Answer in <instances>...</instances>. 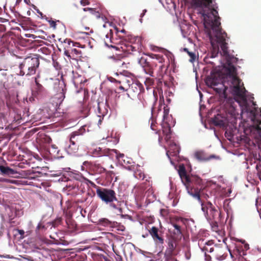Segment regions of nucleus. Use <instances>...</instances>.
Masks as SVG:
<instances>
[{"instance_id":"obj_18","label":"nucleus","mask_w":261,"mask_h":261,"mask_svg":"<svg viewBox=\"0 0 261 261\" xmlns=\"http://www.w3.org/2000/svg\"><path fill=\"white\" fill-rule=\"evenodd\" d=\"M179 152V147L175 143H172L169 146V149L166 152L167 155L170 158L171 155H176Z\"/></svg>"},{"instance_id":"obj_49","label":"nucleus","mask_w":261,"mask_h":261,"mask_svg":"<svg viewBox=\"0 0 261 261\" xmlns=\"http://www.w3.org/2000/svg\"><path fill=\"white\" fill-rule=\"evenodd\" d=\"M120 33H126V31H125V30L123 29L120 31H118V30H117V33L118 34V36L120 37V38H123L124 36H120L119 34Z\"/></svg>"},{"instance_id":"obj_64","label":"nucleus","mask_w":261,"mask_h":261,"mask_svg":"<svg viewBox=\"0 0 261 261\" xmlns=\"http://www.w3.org/2000/svg\"><path fill=\"white\" fill-rule=\"evenodd\" d=\"M112 151L115 152L117 154V150H112Z\"/></svg>"},{"instance_id":"obj_63","label":"nucleus","mask_w":261,"mask_h":261,"mask_svg":"<svg viewBox=\"0 0 261 261\" xmlns=\"http://www.w3.org/2000/svg\"><path fill=\"white\" fill-rule=\"evenodd\" d=\"M256 128H257V129H260V127L258 125L257 126Z\"/></svg>"},{"instance_id":"obj_60","label":"nucleus","mask_w":261,"mask_h":261,"mask_svg":"<svg viewBox=\"0 0 261 261\" xmlns=\"http://www.w3.org/2000/svg\"><path fill=\"white\" fill-rule=\"evenodd\" d=\"M41 49L44 50L45 51H48V49L46 48H44V47L41 48Z\"/></svg>"},{"instance_id":"obj_5","label":"nucleus","mask_w":261,"mask_h":261,"mask_svg":"<svg viewBox=\"0 0 261 261\" xmlns=\"http://www.w3.org/2000/svg\"><path fill=\"white\" fill-rule=\"evenodd\" d=\"M90 184L96 189V194L98 197L106 204H110L111 207L114 209L118 210L120 213L122 212V209L114 204V201H117L116 192L111 189L101 188L97 186L93 182L89 181Z\"/></svg>"},{"instance_id":"obj_41","label":"nucleus","mask_w":261,"mask_h":261,"mask_svg":"<svg viewBox=\"0 0 261 261\" xmlns=\"http://www.w3.org/2000/svg\"><path fill=\"white\" fill-rule=\"evenodd\" d=\"M62 218L61 217L57 218L56 219H55L54 221L52 222V225L54 227L57 226L58 225H59L61 222H62Z\"/></svg>"},{"instance_id":"obj_19","label":"nucleus","mask_w":261,"mask_h":261,"mask_svg":"<svg viewBox=\"0 0 261 261\" xmlns=\"http://www.w3.org/2000/svg\"><path fill=\"white\" fill-rule=\"evenodd\" d=\"M112 58L114 60V65L115 67L122 70L127 68L128 63H126L123 60L117 59L115 57Z\"/></svg>"},{"instance_id":"obj_39","label":"nucleus","mask_w":261,"mask_h":261,"mask_svg":"<svg viewBox=\"0 0 261 261\" xmlns=\"http://www.w3.org/2000/svg\"><path fill=\"white\" fill-rule=\"evenodd\" d=\"M65 43H67L69 45H72V46H80V43L77 42H74L71 41L70 39H66L64 41Z\"/></svg>"},{"instance_id":"obj_8","label":"nucleus","mask_w":261,"mask_h":261,"mask_svg":"<svg viewBox=\"0 0 261 261\" xmlns=\"http://www.w3.org/2000/svg\"><path fill=\"white\" fill-rule=\"evenodd\" d=\"M179 241L173 238H168V246L164 252V261H177L174 256L176 255L175 250Z\"/></svg>"},{"instance_id":"obj_28","label":"nucleus","mask_w":261,"mask_h":261,"mask_svg":"<svg viewBox=\"0 0 261 261\" xmlns=\"http://www.w3.org/2000/svg\"><path fill=\"white\" fill-rule=\"evenodd\" d=\"M0 171L3 174L5 175H11L15 173L13 169L9 167H5L1 165H0Z\"/></svg>"},{"instance_id":"obj_37","label":"nucleus","mask_w":261,"mask_h":261,"mask_svg":"<svg viewBox=\"0 0 261 261\" xmlns=\"http://www.w3.org/2000/svg\"><path fill=\"white\" fill-rule=\"evenodd\" d=\"M154 80L152 78L147 77L145 81V84L147 87L153 85Z\"/></svg>"},{"instance_id":"obj_59","label":"nucleus","mask_w":261,"mask_h":261,"mask_svg":"<svg viewBox=\"0 0 261 261\" xmlns=\"http://www.w3.org/2000/svg\"><path fill=\"white\" fill-rule=\"evenodd\" d=\"M15 67V69L16 70V71H15V73H16V72H19V70H18V68H19V66L18 67ZM16 75H17V74H16Z\"/></svg>"},{"instance_id":"obj_47","label":"nucleus","mask_w":261,"mask_h":261,"mask_svg":"<svg viewBox=\"0 0 261 261\" xmlns=\"http://www.w3.org/2000/svg\"><path fill=\"white\" fill-rule=\"evenodd\" d=\"M44 141L45 142V143L47 144H50L52 141V139L50 138V137L46 136L44 138Z\"/></svg>"},{"instance_id":"obj_29","label":"nucleus","mask_w":261,"mask_h":261,"mask_svg":"<svg viewBox=\"0 0 261 261\" xmlns=\"http://www.w3.org/2000/svg\"><path fill=\"white\" fill-rule=\"evenodd\" d=\"M113 36V31L110 30L109 32L106 35V39H104L105 43L106 45L109 47H114L111 44H110V43H112V41L111 40Z\"/></svg>"},{"instance_id":"obj_54","label":"nucleus","mask_w":261,"mask_h":261,"mask_svg":"<svg viewBox=\"0 0 261 261\" xmlns=\"http://www.w3.org/2000/svg\"><path fill=\"white\" fill-rule=\"evenodd\" d=\"M119 89L122 90V91H126L127 90L126 89H125L124 87L122 86H120L119 87Z\"/></svg>"},{"instance_id":"obj_48","label":"nucleus","mask_w":261,"mask_h":261,"mask_svg":"<svg viewBox=\"0 0 261 261\" xmlns=\"http://www.w3.org/2000/svg\"><path fill=\"white\" fill-rule=\"evenodd\" d=\"M80 3L83 6L88 5L90 3L88 0H81Z\"/></svg>"},{"instance_id":"obj_26","label":"nucleus","mask_w":261,"mask_h":261,"mask_svg":"<svg viewBox=\"0 0 261 261\" xmlns=\"http://www.w3.org/2000/svg\"><path fill=\"white\" fill-rule=\"evenodd\" d=\"M84 11H89L90 13L97 19L100 18L102 16L101 13L99 9L85 8L83 9Z\"/></svg>"},{"instance_id":"obj_38","label":"nucleus","mask_w":261,"mask_h":261,"mask_svg":"<svg viewBox=\"0 0 261 261\" xmlns=\"http://www.w3.org/2000/svg\"><path fill=\"white\" fill-rule=\"evenodd\" d=\"M65 94L63 92H61L60 93H58L56 95L55 98H58L60 100L59 104L60 105L61 103L63 101L64 99L65 98Z\"/></svg>"},{"instance_id":"obj_15","label":"nucleus","mask_w":261,"mask_h":261,"mask_svg":"<svg viewBox=\"0 0 261 261\" xmlns=\"http://www.w3.org/2000/svg\"><path fill=\"white\" fill-rule=\"evenodd\" d=\"M90 155L94 157H101L108 155V151L106 149H102L100 147H96L88 152Z\"/></svg>"},{"instance_id":"obj_6","label":"nucleus","mask_w":261,"mask_h":261,"mask_svg":"<svg viewBox=\"0 0 261 261\" xmlns=\"http://www.w3.org/2000/svg\"><path fill=\"white\" fill-rule=\"evenodd\" d=\"M39 59L37 57L32 58L28 57L24 59L19 65L18 72H16L18 75H31L36 73V69L39 66Z\"/></svg>"},{"instance_id":"obj_35","label":"nucleus","mask_w":261,"mask_h":261,"mask_svg":"<svg viewBox=\"0 0 261 261\" xmlns=\"http://www.w3.org/2000/svg\"><path fill=\"white\" fill-rule=\"evenodd\" d=\"M109 80L111 82H116V83H118L119 84H121L122 82L124 83V82H128V83H129V81L128 80H127L126 77H123V79L121 81H118V80H116V79H115L114 78L112 77H109L108 78Z\"/></svg>"},{"instance_id":"obj_2","label":"nucleus","mask_w":261,"mask_h":261,"mask_svg":"<svg viewBox=\"0 0 261 261\" xmlns=\"http://www.w3.org/2000/svg\"><path fill=\"white\" fill-rule=\"evenodd\" d=\"M223 68L226 75L223 80L218 73H212L206 78L205 81L206 85L213 88L220 94L221 98L224 99L227 98L226 90L230 88L234 95L243 100H246V90L241 80L238 76L236 67L229 59H227Z\"/></svg>"},{"instance_id":"obj_40","label":"nucleus","mask_w":261,"mask_h":261,"mask_svg":"<svg viewBox=\"0 0 261 261\" xmlns=\"http://www.w3.org/2000/svg\"><path fill=\"white\" fill-rule=\"evenodd\" d=\"M29 115L27 113L26 114L24 113L23 115L21 116V114L19 115V116H18V117L15 118L16 119V121H19V120H22L23 121H25V122H27L28 121V119H26V117H28Z\"/></svg>"},{"instance_id":"obj_25","label":"nucleus","mask_w":261,"mask_h":261,"mask_svg":"<svg viewBox=\"0 0 261 261\" xmlns=\"http://www.w3.org/2000/svg\"><path fill=\"white\" fill-rule=\"evenodd\" d=\"M213 242L212 241H209L205 243V246L201 247L202 252L206 254L207 252L212 253L215 252V249L213 247H211Z\"/></svg>"},{"instance_id":"obj_57","label":"nucleus","mask_w":261,"mask_h":261,"mask_svg":"<svg viewBox=\"0 0 261 261\" xmlns=\"http://www.w3.org/2000/svg\"><path fill=\"white\" fill-rule=\"evenodd\" d=\"M116 156H117V157L118 158H120L123 157V156H124V154H120V153H119V155L117 154V155H116Z\"/></svg>"},{"instance_id":"obj_61","label":"nucleus","mask_w":261,"mask_h":261,"mask_svg":"<svg viewBox=\"0 0 261 261\" xmlns=\"http://www.w3.org/2000/svg\"><path fill=\"white\" fill-rule=\"evenodd\" d=\"M101 121H102V120H101V119L100 118V119H99V121H98V123H99V124H101Z\"/></svg>"},{"instance_id":"obj_17","label":"nucleus","mask_w":261,"mask_h":261,"mask_svg":"<svg viewBox=\"0 0 261 261\" xmlns=\"http://www.w3.org/2000/svg\"><path fill=\"white\" fill-rule=\"evenodd\" d=\"M172 225L174 227V229L169 237L173 238L180 241L182 237L181 227L179 225L175 223L173 224Z\"/></svg>"},{"instance_id":"obj_16","label":"nucleus","mask_w":261,"mask_h":261,"mask_svg":"<svg viewBox=\"0 0 261 261\" xmlns=\"http://www.w3.org/2000/svg\"><path fill=\"white\" fill-rule=\"evenodd\" d=\"M194 156L199 161H207L214 158V155H208L204 151L202 150L195 152L194 153Z\"/></svg>"},{"instance_id":"obj_62","label":"nucleus","mask_w":261,"mask_h":261,"mask_svg":"<svg viewBox=\"0 0 261 261\" xmlns=\"http://www.w3.org/2000/svg\"><path fill=\"white\" fill-rule=\"evenodd\" d=\"M21 1V0H16V4L17 3H19Z\"/></svg>"},{"instance_id":"obj_10","label":"nucleus","mask_w":261,"mask_h":261,"mask_svg":"<svg viewBox=\"0 0 261 261\" xmlns=\"http://www.w3.org/2000/svg\"><path fill=\"white\" fill-rule=\"evenodd\" d=\"M148 231L156 244L162 245L164 244V239L162 233L158 227L152 226Z\"/></svg>"},{"instance_id":"obj_22","label":"nucleus","mask_w":261,"mask_h":261,"mask_svg":"<svg viewBox=\"0 0 261 261\" xmlns=\"http://www.w3.org/2000/svg\"><path fill=\"white\" fill-rule=\"evenodd\" d=\"M128 40L129 41L130 44H136L142 46V39L140 36L130 35L128 36Z\"/></svg>"},{"instance_id":"obj_56","label":"nucleus","mask_w":261,"mask_h":261,"mask_svg":"<svg viewBox=\"0 0 261 261\" xmlns=\"http://www.w3.org/2000/svg\"><path fill=\"white\" fill-rule=\"evenodd\" d=\"M80 137V136H76L75 137V139H74L75 143V142H77L79 141Z\"/></svg>"},{"instance_id":"obj_9","label":"nucleus","mask_w":261,"mask_h":261,"mask_svg":"<svg viewBox=\"0 0 261 261\" xmlns=\"http://www.w3.org/2000/svg\"><path fill=\"white\" fill-rule=\"evenodd\" d=\"M85 129L83 127L72 132L70 134V144L68 146L67 151L69 154H72L76 153L79 149V146L74 142V139L76 136H81L85 133Z\"/></svg>"},{"instance_id":"obj_21","label":"nucleus","mask_w":261,"mask_h":261,"mask_svg":"<svg viewBox=\"0 0 261 261\" xmlns=\"http://www.w3.org/2000/svg\"><path fill=\"white\" fill-rule=\"evenodd\" d=\"M178 173L184 184L185 185V183H187V181L191 175L187 174L186 169L184 166L179 167Z\"/></svg>"},{"instance_id":"obj_36","label":"nucleus","mask_w":261,"mask_h":261,"mask_svg":"<svg viewBox=\"0 0 261 261\" xmlns=\"http://www.w3.org/2000/svg\"><path fill=\"white\" fill-rule=\"evenodd\" d=\"M73 77V82L75 85L82 83V80H81L80 81L78 80L77 77L81 78V76L79 75L77 73L75 74L74 72H72Z\"/></svg>"},{"instance_id":"obj_42","label":"nucleus","mask_w":261,"mask_h":261,"mask_svg":"<svg viewBox=\"0 0 261 261\" xmlns=\"http://www.w3.org/2000/svg\"><path fill=\"white\" fill-rule=\"evenodd\" d=\"M243 244H244L243 246H241L240 247V248H241V250H243L244 251L245 250H247L249 249V244L245 243V241H243L242 242Z\"/></svg>"},{"instance_id":"obj_50","label":"nucleus","mask_w":261,"mask_h":261,"mask_svg":"<svg viewBox=\"0 0 261 261\" xmlns=\"http://www.w3.org/2000/svg\"><path fill=\"white\" fill-rule=\"evenodd\" d=\"M205 260H206V261H210V260H211V256H210V255H208V254H207L206 253V254H205Z\"/></svg>"},{"instance_id":"obj_1","label":"nucleus","mask_w":261,"mask_h":261,"mask_svg":"<svg viewBox=\"0 0 261 261\" xmlns=\"http://www.w3.org/2000/svg\"><path fill=\"white\" fill-rule=\"evenodd\" d=\"M192 1L196 7L204 8L201 11V14L203 17L204 27L208 30L207 35L213 47L211 58L216 57L219 54L218 45L221 48V55L228 58L229 57L228 47L226 42L227 34L223 31L221 28L220 18L216 10L217 7L213 6L211 9L209 7L212 0H192Z\"/></svg>"},{"instance_id":"obj_31","label":"nucleus","mask_w":261,"mask_h":261,"mask_svg":"<svg viewBox=\"0 0 261 261\" xmlns=\"http://www.w3.org/2000/svg\"><path fill=\"white\" fill-rule=\"evenodd\" d=\"M163 132L165 137V139L166 141H168L171 138V127L168 125H167V126H164L163 128Z\"/></svg>"},{"instance_id":"obj_13","label":"nucleus","mask_w":261,"mask_h":261,"mask_svg":"<svg viewBox=\"0 0 261 261\" xmlns=\"http://www.w3.org/2000/svg\"><path fill=\"white\" fill-rule=\"evenodd\" d=\"M88 164L91 170H92L96 174H101L106 172V169L101 165V164L98 163L97 162H88L85 161L84 165Z\"/></svg>"},{"instance_id":"obj_52","label":"nucleus","mask_w":261,"mask_h":261,"mask_svg":"<svg viewBox=\"0 0 261 261\" xmlns=\"http://www.w3.org/2000/svg\"><path fill=\"white\" fill-rule=\"evenodd\" d=\"M116 261H123L121 256L120 255H117V256L116 257Z\"/></svg>"},{"instance_id":"obj_44","label":"nucleus","mask_w":261,"mask_h":261,"mask_svg":"<svg viewBox=\"0 0 261 261\" xmlns=\"http://www.w3.org/2000/svg\"><path fill=\"white\" fill-rule=\"evenodd\" d=\"M71 54L80 55L81 54V51L76 48H72L71 50Z\"/></svg>"},{"instance_id":"obj_46","label":"nucleus","mask_w":261,"mask_h":261,"mask_svg":"<svg viewBox=\"0 0 261 261\" xmlns=\"http://www.w3.org/2000/svg\"><path fill=\"white\" fill-rule=\"evenodd\" d=\"M48 21L50 27L53 28L54 29L56 28V21L53 20H49Z\"/></svg>"},{"instance_id":"obj_3","label":"nucleus","mask_w":261,"mask_h":261,"mask_svg":"<svg viewBox=\"0 0 261 261\" xmlns=\"http://www.w3.org/2000/svg\"><path fill=\"white\" fill-rule=\"evenodd\" d=\"M139 64L142 66L144 72L152 77H155L159 83H162L164 75L166 73L167 67L164 63H159L155 61L149 62L148 59L141 57L138 60Z\"/></svg>"},{"instance_id":"obj_23","label":"nucleus","mask_w":261,"mask_h":261,"mask_svg":"<svg viewBox=\"0 0 261 261\" xmlns=\"http://www.w3.org/2000/svg\"><path fill=\"white\" fill-rule=\"evenodd\" d=\"M126 50L129 54H134L135 52L140 53L142 50V46L136 44H128L127 46Z\"/></svg>"},{"instance_id":"obj_12","label":"nucleus","mask_w":261,"mask_h":261,"mask_svg":"<svg viewBox=\"0 0 261 261\" xmlns=\"http://www.w3.org/2000/svg\"><path fill=\"white\" fill-rule=\"evenodd\" d=\"M227 247H216L214 256L219 260H223L227 256V251H228Z\"/></svg>"},{"instance_id":"obj_58","label":"nucleus","mask_w":261,"mask_h":261,"mask_svg":"<svg viewBox=\"0 0 261 261\" xmlns=\"http://www.w3.org/2000/svg\"><path fill=\"white\" fill-rule=\"evenodd\" d=\"M168 111H166V110H164V117H165L166 115H168Z\"/></svg>"},{"instance_id":"obj_53","label":"nucleus","mask_w":261,"mask_h":261,"mask_svg":"<svg viewBox=\"0 0 261 261\" xmlns=\"http://www.w3.org/2000/svg\"><path fill=\"white\" fill-rule=\"evenodd\" d=\"M147 12V10L146 9H144L143 11V12L141 13V15H140V17H143V16L145 15V13Z\"/></svg>"},{"instance_id":"obj_33","label":"nucleus","mask_w":261,"mask_h":261,"mask_svg":"<svg viewBox=\"0 0 261 261\" xmlns=\"http://www.w3.org/2000/svg\"><path fill=\"white\" fill-rule=\"evenodd\" d=\"M184 51H185L186 53H187L189 55V56L190 58L189 59L190 62H194L196 60V57L195 54L194 53L189 51L187 48H184Z\"/></svg>"},{"instance_id":"obj_20","label":"nucleus","mask_w":261,"mask_h":261,"mask_svg":"<svg viewBox=\"0 0 261 261\" xmlns=\"http://www.w3.org/2000/svg\"><path fill=\"white\" fill-rule=\"evenodd\" d=\"M98 224L104 227H115L117 222L111 221L107 218H101L98 220Z\"/></svg>"},{"instance_id":"obj_51","label":"nucleus","mask_w":261,"mask_h":261,"mask_svg":"<svg viewBox=\"0 0 261 261\" xmlns=\"http://www.w3.org/2000/svg\"><path fill=\"white\" fill-rule=\"evenodd\" d=\"M150 127H151V128L152 130H156V128H155L156 127V125L153 122L151 123V125H150Z\"/></svg>"},{"instance_id":"obj_27","label":"nucleus","mask_w":261,"mask_h":261,"mask_svg":"<svg viewBox=\"0 0 261 261\" xmlns=\"http://www.w3.org/2000/svg\"><path fill=\"white\" fill-rule=\"evenodd\" d=\"M49 152L50 154L53 155L55 158H59L60 157V151L55 144H52L51 145V148L49 150Z\"/></svg>"},{"instance_id":"obj_34","label":"nucleus","mask_w":261,"mask_h":261,"mask_svg":"<svg viewBox=\"0 0 261 261\" xmlns=\"http://www.w3.org/2000/svg\"><path fill=\"white\" fill-rule=\"evenodd\" d=\"M134 176L136 178L141 180H143L145 177L144 173L140 170L136 171L134 173Z\"/></svg>"},{"instance_id":"obj_45","label":"nucleus","mask_w":261,"mask_h":261,"mask_svg":"<svg viewBox=\"0 0 261 261\" xmlns=\"http://www.w3.org/2000/svg\"><path fill=\"white\" fill-rule=\"evenodd\" d=\"M7 69H4L0 68V71H1V75L4 77L5 79H6L7 74L6 72Z\"/></svg>"},{"instance_id":"obj_14","label":"nucleus","mask_w":261,"mask_h":261,"mask_svg":"<svg viewBox=\"0 0 261 261\" xmlns=\"http://www.w3.org/2000/svg\"><path fill=\"white\" fill-rule=\"evenodd\" d=\"M231 257L234 261H240L243 258V256L246 254L245 251L241 250L240 247H236V248L232 252L230 249H228Z\"/></svg>"},{"instance_id":"obj_11","label":"nucleus","mask_w":261,"mask_h":261,"mask_svg":"<svg viewBox=\"0 0 261 261\" xmlns=\"http://www.w3.org/2000/svg\"><path fill=\"white\" fill-rule=\"evenodd\" d=\"M39 77V75H37V77L35 78V84L32 90V95L37 98H40L46 93L45 88L39 83L38 80Z\"/></svg>"},{"instance_id":"obj_55","label":"nucleus","mask_w":261,"mask_h":261,"mask_svg":"<svg viewBox=\"0 0 261 261\" xmlns=\"http://www.w3.org/2000/svg\"><path fill=\"white\" fill-rule=\"evenodd\" d=\"M64 54L68 56V57H69L70 56V55H69V51L68 50H65V52H64Z\"/></svg>"},{"instance_id":"obj_30","label":"nucleus","mask_w":261,"mask_h":261,"mask_svg":"<svg viewBox=\"0 0 261 261\" xmlns=\"http://www.w3.org/2000/svg\"><path fill=\"white\" fill-rule=\"evenodd\" d=\"M152 59L155 60V62L158 63H161L165 62V59L162 55H156L154 54H147Z\"/></svg>"},{"instance_id":"obj_24","label":"nucleus","mask_w":261,"mask_h":261,"mask_svg":"<svg viewBox=\"0 0 261 261\" xmlns=\"http://www.w3.org/2000/svg\"><path fill=\"white\" fill-rule=\"evenodd\" d=\"M213 123L217 126H224L226 124L225 120L220 115L215 116L212 119Z\"/></svg>"},{"instance_id":"obj_4","label":"nucleus","mask_w":261,"mask_h":261,"mask_svg":"<svg viewBox=\"0 0 261 261\" xmlns=\"http://www.w3.org/2000/svg\"><path fill=\"white\" fill-rule=\"evenodd\" d=\"M201 210L205 217L211 226L213 231H219L218 222L220 221L221 213L210 202L201 203Z\"/></svg>"},{"instance_id":"obj_7","label":"nucleus","mask_w":261,"mask_h":261,"mask_svg":"<svg viewBox=\"0 0 261 261\" xmlns=\"http://www.w3.org/2000/svg\"><path fill=\"white\" fill-rule=\"evenodd\" d=\"M188 193L200 200V192L202 188V180L197 175H191L187 183H185Z\"/></svg>"},{"instance_id":"obj_43","label":"nucleus","mask_w":261,"mask_h":261,"mask_svg":"<svg viewBox=\"0 0 261 261\" xmlns=\"http://www.w3.org/2000/svg\"><path fill=\"white\" fill-rule=\"evenodd\" d=\"M16 230L20 235V239H22L25 238V236H24L25 232L23 230L17 229H16Z\"/></svg>"},{"instance_id":"obj_32","label":"nucleus","mask_w":261,"mask_h":261,"mask_svg":"<svg viewBox=\"0 0 261 261\" xmlns=\"http://www.w3.org/2000/svg\"><path fill=\"white\" fill-rule=\"evenodd\" d=\"M46 228L41 223H39L36 229V232L37 234L41 236L45 231Z\"/></svg>"}]
</instances>
